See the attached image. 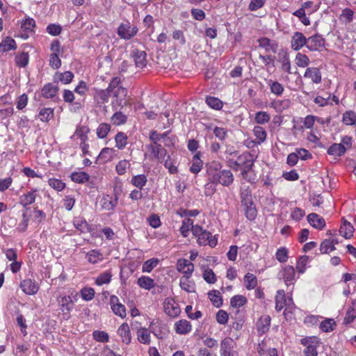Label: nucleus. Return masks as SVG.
<instances>
[{
	"label": "nucleus",
	"mask_w": 356,
	"mask_h": 356,
	"mask_svg": "<svg viewBox=\"0 0 356 356\" xmlns=\"http://www.w3.org/2000/svg\"><path fill=\"white\" fill-rule=\"evenodd\" d=\"M209 300L216 307H220L222 305V299L218 291L213 290L208 293Z\"/></svg>",
	"instance_id": "nucleus-46"
},
{
	"label": "nucleus",
	"mask_w": 356,
	"mask_h": 356,
	"mask_svg": "<svg viewBox=\"0 0 356 356\" xmlns=\"http://www.w3.org/2000/svg\"><path fill=\"white\" fill-rule=\"evenodd\" d=\"M259 46L265 49L266 51H277L278 45L277 43L273 40L268 38H262L258 40Z\"/></svg>",
	"instance_id": "nucleus-24"
},
{
	"label": "nucleus",
	"mask_w": 356,
	"mask_h": 356,
	"mask_svg": "<svg viewBox=\"0 0 356 356\" xmlns=\"http://www.w3.org/2000/svg\"><path fill=\"white\" fill-rule=\"evenodd\" d=\"M165 313L170 317H177L181 312L179 304L172 298H166L163 302Z\"/></svg>",
	"instance_id": "nucleus-11"
},
{
	"label": "nucleus",
	"mask_w": 356,
	"mask_h": 356,
	"mask_svg": "<svg viewBox=\"0 0 356 356\" xmlns=\"http://www.w3.org/2000/svg\"><path fill=\"white\" fill-rule=\"evenodd\" d=\"M307 220L313 227L318 229H322L325 226L324 218L315 213L309 214Z\"/></svg>",
	"instance_id": "nucleus-21"
},
{
	"label": "nucleus",
	"mask_w": 356,
	"mask_h": 356,
	"mask_svg": "<svg viewBox=\"0 0 356 356\" xmlns=\"http://www.w3.org/2000/svg\"><path fill=\"white\" fill-rule=\"evenodd\" d=\"M277 277L283 280L286 286L293 285L298 277L296 276V270L293 266L288 265L284 266L277 274Z\"/></svg>",
	"instance_id": "nucleus-7"
},
{
	"label": "nucleus",
	"mask_w": 356,
	"mask_h": 356,
	"mask_svg": "<svg viewBox=\"0 0 356 356\" xmlns=\"http://www.w3.org/2000/svg\"><path fill=\"white\" fill-rule=\"evenodd\" d=\"M81 296L86 301L92 300L95 297V290L91 287H84L80 291Z\"/></svg>",
	"instance_id": "nucleus-63"
},
{
	"label": "nucleus",
	"mask_w": 356,
	"mask_h": 356,
	"mask_svg": "<svg viewBox=\"0 0 356 356\" xmlns=\"http://www.w3.org/2000/svg\"><path fill=\"white\" fill-rule=\"evenodd\" d=\"M157 258H151L144 262L142 266L143 273H150L159 264Z\"/></svg>",
	"instance_id": "nucleus-56"
},
{
	"label": "nucleus",
	"mask_w": 356,
	"mask_h": 356,
	"mask_svg": "<svg viewBox=\"0 0 356 356\" xmlns=\"http://www.w3.org/2000/svg\"><path fill=\"white\" fill-rule=\"evenodd\" d=\"M57 301L62 314V318L68 320L70 317V312L74 309V302L72 298L70 296H60Z\"/></svg>",
	"instance_id": "nucleus-6"
},
{
	"label": "nucleus",
	"mask_w": 356,
	"mask_h": 356,
	"mask_svg": "<svg viewBox=\"0 0 356 356\" xmlns=\"http://www.w3.org/2000/svg\"><path fill=\"white\" fill-rule=\"evenodd\" d=\"M37 193V188H32L30 191L22 195L19 198V204L24 207L32 204L35 201Z\"/></svg>",
	"instance_id": "nucleus-18"
},
{
	"label": "nucleus",
	"mask_w": 356,
	"mask_h": 356,
	"mask_svg": "<svg viewBox=\"0 0 356 356\" xmlns=\"http://www.w3.org/2000/svg\"><path fill=\"white\" fill-rule=\"evenodd\" d=\"M237 162L241 173L250 171L254 164L253 156L248 152L243 153L237 157Z\"/></svg>",
	"instance_id": "nucleus-9"
},
{
	"label": "nucleus",
	"mask_w": 356,
	"mask_h": 356,
	"mask_svg": "<svg viewBox=\"0 0 356 356\" xmlns=\"http://www.w3.org/2000/svg\"><path fill=\"white\" fill-rule=\"evenodd\" d=\"M109 305L112 312L122 318H124L127 316V310L125 306L122 304L118 296L112 295L109 299Z\"/></svg>",
	"instance_id": "nucleus-10"
},
{
	"label": "nucleus",
	"mask_w": 356,
	"mask_h": 356,
	"mask_svg": "<svg viewBox=\"0 0 356 356\" xmlns=\"http://www.w3.org/2000/svg\"><path fill=\"white\" fill-rule=\"evenodd\" d=\"M131 166L129 161L124 159L120 161L116 166L115 170L119 175H123L126 173L127 170L129 169Z\"/></svg>",
	"instance_id": "nucleus-60"
},
{
	"label": "nucleus",
	"mask_w": 356,
	"mask_h": 356,
	"mask_svg": "<svg viewBox=\"0 0 356 356\" xmlns=\"http://www.w3.org/2000/svg\"><path fill=\"white\" fill-rule=\"evenodd\" d=\"M138 286L145 290H150L155 286V282L153 279L147 276H141L137 280Z\"/></svg>",
	"instance_id": "nucleus-34"
},
{
	"label": "nucleus",
	"mask_w": 356,
	"mask_h": 356,
	"mask_svg": "<svg viewBox=\"0 0 356 356\" xmlns=\"http://www.w3.org/2000/svg\"><path fill=\"white\" fill-rule=\"evenodd\" d=\"M270 325V317L265 315L262 316L257 323V330L259 334H264L269 330Z\"/></svg>",
	"instance_id": "nucleus-25"
},
{
	"label": "nucleus",
	"mask_w": 356,
	"mask_h": 356,
	"mask_svg": "<svg viewBox=\"0 0 356 356\" xmlns=\"http://www.w3.org/2000/svg\"><path fill=\"white\" fill-rule=\"evenodd\" d=\"M346 153V148L339 143L332 144L327 149V154L332 156H341Z\"/></svg>",
	"instance_id": "nucleus-42"
},
{
	"label": "nucleus",
	"mask_w": 356,
	"mask_h": 356,
	"mask_svg": "<svg viewBox=\"0 0 356 356\" xmlns=\"http://www.w3.org/2000/svg\"><path fill=\"white\" fill-rule=\"evenodd\" d=\"M137 337L140 343L149 344L151 341L150 332L145 327H140L137 330Z\"/></svg>",
	"instance_id": "nucleus-36"
},
{
	"label": "nucleus",
	"mask_w": 356,
	"mask_h": 356,
	"mask_svg": "<svg viewBox=\"0 0 356 356\" xmlns=\"http://www.w3.org/2000/svg\"><path fill=\"white\" fill-rule=\"evenodd\" d=\"M247 302L246 298L241 295L233 296L230 300V305L234 308H239L243 306Z\"/></svg>",
	"instance_id": "nucleus-64"
},
{
	"label": "nucleus",
	"mask_w": 356,
	"mask_h": 356,
	"mask_svg": "<svg viewBox=\"0 0 356 356\" xmlns=\"http://www.w3.org/2000/svg\"><path fill=\"white\" fill-rule=\"evenodd\" d=\"M191 276H182L179 280V286L181 289L188 293L195 291V284L191 279Z\"/></svg>",
	"instance_id": "nucleus-22"
},
{
	"label": "nucleus",
	"mask_w": 356,
	"mask_h": 356,
	"mask_svg": "<svg viewBox=\"0 0 356 356\" xmlns=\"http://www.w3.org/2000/svg\"><path fill=\"white\" fill-rule=\"evenodd\" d=\"M354 227L350 222L344 220L339 229L340 234L346 238H350L354 232Z\"/></svg>",
	"instance_id": "nucleus-31"
},
{
	"label": "nucleus",
	"mask_w": 356,
	"mask_h": 356,
	"mask_svg": "<svg viewBox=\"0 0 356 356\" xmlns=\"http://www.w3.org/2000/svg\"><path fill=\"white\" fill-rule=\"evenodd\" d=\"M108 89L111 91V95L113 97L111 105L113 109L118 110L127 105L126 97L127 95V90L120 85V79L118 77H115L112 79L108 86Z\"/></svg>",
	"instance_id": "nucleus-2"
},
{
	"label": "nucleus",
	"mask_w": 356,
	"mask_h": 356,
	"mask_svg": "<svg viewBox=\"0 0 356 356\" xmlns=\"http://www.w3.org/2000/svg\"><path fill=\"white\" fill-rule=\"evenodd\" d=\"M192 233L197 238V243L199 245L204 246L209 245L210 247L214 248L218 243V239L216 236H212L209 232L203 229L198 225L192 226Z\"/></svg>",
	"instance_id": "nucleus-3"
},
{
	"label": "nucleus",
	"mask_w": 356,
	"mask_h": 356,
	"mask_svg": "<svg viewBox=\"0 0 356 356\" xmlns=\"http://www.w3.org/2000/svg\"><path fill=\"white\" fill-rule=\"evenodd\" d=\"M296 64L300 67H306L309 64V57L302 53H298L295 58Z\"/></svg>",
	"instance_id": "nucleus-59"
},
{
	"label": "nucleus",
	"mask_w": 356,
	"mask_h": 356,
	"mask_svg": "<svg viewBox=\"0 0 356 356\" xmlns=\"http://www.w3.org/2000/svg\"><path fill=\"white\" fill-rule=\"evenodd\" d=\"M20 288L27 295H35L38 289V284L31 279H26L21 282Z\"/></svg>",
	"instance_id": "nucleus-16"
},
{
	"label": "nucleus",
	"mask_w": 356,
	"mask_h": 356,
	"mask_svg": "<svg viewBox=\"0 0 356 356\" xmlns=\"http://www.w3.org/2000/svg\"><path fill=\"white\" fill-rule=\"evenodd\" d=\"M300 343L305 347L304 356H318L317 348L321 344V339L315 336L305 337L300 339Z\"/></svg>",
	"instance_id": "nucleus-4"
},
{
	"label": "nucleus",
	"mask_w": 356,
	"mask_h": 356,
	"mask_svg": "<svg viewBox=\"0 0 356 356\" xmlns=\"http://www.w3.org/2000/svg\"><path fill=\"white\" fill-rule=\"evenodd\" d=\"M175 330L179 334L185 335L191 332L192 325L188 321L181 319L175 322Z\"/></svg>",
	"instance_id": "nucleus-19"
},
{
	"label": "nucleus",
	"mask_w": 356,
	"mask_h": 356,
	"mask_svg": "<svg viewBox=\"0 0 356 356\" xmlns=\"http://www.w3.org/2000/svg\"><path fill=\"white\" fill-rule=\"evenodd\" d=\"M147 179L146 175H138L131 178V183L138 188H143L147 184Z\"/></svg>",
	"instance_id": "nucleus-47"
},
{
	"label": "nucleus",
	"mask_w": 356,
	"mask_h": 356,
	"mask_svg": "<svg viewBox=\"0 0 356 356\" xmlns=\"http://www.w3.org/2000/svg\"><path fill=\"white\" fill-rule=\"evenodd\" d=\"M17 48L15 40L10 37H7L0 43V51L6 52Z\"/></svg>",
	"instance_id": "nucleus-37"
},
{
	"label": "nucleus",
	"mask_w": 356,
	"mask_h": 356,
	"mask_svg": "<svg viewBox=\"0 0 356 356\" xmlns=\"http://www.w3.org/2000/svg\"><path fill=\"white\" fill-rule=\"evenodd\" d=\"M74 78V74L70 71H65L63 73H56L55 74V79L60 81L63 84L70 83Z\"/></svg>",
	"instance_id": "nucleus-41"
},
{
	"label": "nucleus",
	"mask_w": 356,
	"mask_h": 356,
	"mask_svg": "<svg viewBox=\"0 0 356 356\" xmlns=\"http://www.w3.org/2000/svg\"><path fill=\"white\" fill-rule=\"evenodd\" d=\"M324 46V39L319 35H315L307 38L306 47L310 51L318 50Z\"/></svg>",
	"instance_id": "nucleus-15"
},
{
	"label": "nucleus",
	"mask_w": 356,
	"mask_h": 356,
	"mask_svg": "<svg viewBox=\"0 0 356 356\" xmlns=\"http://www.w3.org/2000/svg\"><path fill=\"white\" fill-rule=\"evenodd\" d=\"M54 111L51 108H43L40 109L38 118L42 122H48L54 116Z\"/></svg>",
	"instance_id": "nucleus-55"
},
{
	"label": "nucleus",
	"mask_w": 356,
	"mask_h": 356,
	"mask_svg": "<svg viewBox=\"0 0 356 356\" xmlns=\"http://www.w3.org/2000/svg\"><path fill=\"white\" fill-rule=\"evenodd\" d=\"M118 198L108 195H104L101 200L102 208L106 211L113 210L117 205Z\"/></svg>",
	"instance_id": "nucleus-26"
},
{
	"label": "nucleus",
	"mask_w": 356,
	"mask_h": 356,
	"mask_svg": "<svg viewBox=\"0 0 356 356\" xmlns=\"http://www.w3.org/2000/svg\"><path fill=\"white\" fill-rule=\"evenodd\" d=\"M118 334L123 343L129 344L131 341V331L127 323H123L118 329Z\"/></svg>",
	"instance_id": "nucleus-20"
},
{
	"label": "nucleus",
	"mask_w": 356,
	"mask_h": 356,
	"mask_svg": "<svg viewBox=\"0 0 356 356\" xmlns=\"http://www.w3.org/2000/svg\"><path fill=\"white\" fill-rule=\"evenodd\" d=\"M89 175L85 172H74L71 175L73 181L79 184H83L89 180Z\"/></svg>",
	"instance_id": "nucleus-50"
},
{
	"label": "nucleus",
	"mask_w": 356,
	"mask_h": 356,
	"mask_svg": "<svg viewBox=\"0 0 356 356\" xmlns=\"http://www.w3.org/2000/svg\"><path fill=\"white\" fill-rule=\"evenodd\" d=\"M354 19V12L350 8H345L340 15L339 19L344 24H348L353 22Z\"/></svg>",
	"instance_id": "nucleus-53"
},
{
	"label": "nucleus",
	"mask_w": 356,
	"mask_h": 356,
	"mask_svg": "<svg viewBox=\"0 0 356 356\" xmlns=\"http://www.w3.org/2000/svg\"><path fill=\"white\" fill-rule=\"evenodd\" d=\"M90 131V129L87 126H79L76 127L74 135L71 138L74 139L77 138L80 140V142L88 141V134Z\"/></svg>",
	"instance_id": "nucleus-28"
},
{
	"label": "nucleus",
	"mask_w": 356,
	"mask_h": 356,
	"mask_svg": "<svg viewBox=\"0 0 356 356\" xmlns=\"http://www.w3.org/2000/svg\"><path fill=\"white\" fill-rule=\"evenodd\" d=\"M115 155L116 150L114 148L104 147L101 150L99 159L102 160L103 162H106L113 160Z\"/></svg>",
	"instance_id": "nucleus-32"
},
{
	"label": "nucleus",
	"mask_w": 356,
	"mask_h": 356,
	"mask_svg": "<svg viewBox=\"0 0 356 356\" xmlns=\"http://www.w3.org/2000/svg\"><path fill=\"white\" fill-rule=\"evenodd\" d=\"M205 102L210 108L215 110H220L223 106L222 102L215 97H207Z\"/></svg>",
	"instance_id": "nucleus-54"
},
{
	"label": "nucleus",
	"mask_w": 356,
	"mask_h": 356,
	"mask_svg": "<svg viewBox=\"0 0 356 356\" xmlns=\"http://www.w3.org/2000/svg\"><path fill=\"white\" fill-rule=\"evenodd\" d=\"M336 326V323L332 318H327L321 323L320 328L323 332H329L332 331Z\"/></svg>",
	"instance_id": "nucleus-58"
},
{
	"label": "nucleus",
	"mask_w": 356,
	"mask_h": 356,
	"mask_svg": "<svg viewBox=\"0 0 356 356\" xmlns=\"http://www.w3.org/2000/svg\"><path fill=\"white\" fill-rule=\"evenodd\" d=\"M112 274L110 271H106L99 275L95 280V284L98 286H102L105 284L110 283L111 280Z\"/></svg>",
	"instance_id": "nucleus-61"
},
{
	"label": "nucleus",
	"mask_w": 356,
	"mask_h": 356,
	"mask_svg": "<svg viewBox=\"0 0 356 356\" xmlns=\"http://www.w3.org/2000/svg\"><path fill=\"white\" fill-rule=\"evenodd\" d=\"M132 56L137 67L143 68L147 65L146 53L144 51L134 49Z\"/></svg>",
	"instance_id": "nucleus-23"
},
{
	"label": "nucleus",
	"mask_w": 356,
	"mask_h": 356,
	"mask_svg": "<svg viewBox=\"0 0 356 356\" xmlns=\"http://www.w3.org/2000/svg\"><path fill=\"white\" fill-rule=\"evenodd\" d=\"M236 348L235 341L230 337L223 339L220 345V356H238V353L234 350Z\"/></svg>",
	"instance_id": "nucleus-8"
},
{
	"label": "nucleus",
	"mask_w": 356,
	"mask_h": 356,
	"mask_svg": "<svg viewBox=\"0 0 356 356\" xmlns=\"http://www.w3.org/2000/svg\"><path fill=\"white\" fill-rule=\"evenodd\" d=\"M192 226H194L193 220L186 218L182 221L180 232L184 237L188 236L190 229L192 230Z\"/></svg>",
	"instance_id": "nucleus-57"
},
{
	"label": "nucleus",
	"mask_w": 356,
	"mask_h": 356,
	"mask_svg": "<svg viewBox=\"0 0 356 356\" xmlns=\"http://www.w3.org/2000/svg\"><path fill=\"white\" fill-rule=\"evenodd\" d=\"M203 162L200 158V154L197 153L192 159L191 165L190 167V171L192 173L197 174L202 168Z\"/></svg>",
	"instance_id": "nucleus-38"
},
{
	"label": "nucleus",
	"mask_w": 356,
	"mask_h": 356,
	"mask_svg": "<svg viewBox=\"0 0 356 356\" xmlns=\"http://www.w3.org/2000/svg\"><path fill=\"white\" fill-rule=\"evenodd\" d=\"M240 197L241 204H248V203L252 202V191L249 186L241 188Z\"/></svg>",
	"instance_id": "nucleus-44"
},
{
	"label": "nucleus",
	"mask_w": 356,
	"mask_h": 356,
	"mask_svg": "<svg viewBox=\"0 0 356 356\" xmlns=\"http://www.w3.org/2000/svg\"><path fill=\"white\" fill-rule=\"evenodd\" d=\"M270 120V115L266 111H260L255 113L254 121L258 124H265Z\"/></svg>",
	"instance_id": "nucleus-49"
},
{
	"label": "nucleus",
	"mask_w": 356,
	"mask_h": 356,
	"mask_svg": "<svg viewBox=\"0 0 356 356\" xmlns=\"http://www.w3.org/2000/svg\"><path fill=\"white\" fill-rule=\"evenodd\" d=\"M285 291L282 289L278 290L275 296V309L280 312L286 306V300Z\"/></svg>",
	"instance_id": "nucleus-30"
},
{
	"label": "nucleus",
	"mask_w": 356,
	"mask_h": 356,
	"mask_svg": "<svg viewBox=\"0 0 356 356\" xmlns=\"http://www.w3.org/2000/svg\"><path fill=\"white\" fill-rule=\"evenodd\" d=\"M147 149L149 151L154 158L159 161H164L166 156V150L159 144H150L147 145Z\"/></svg>",
	"instance_id": "nucleus-14"
},
{
	"label": "nucleus",
	"mask_w": 356,
	"mask_h": 356,
	"mask_svg": "<svg viewBox=\"0 0 356 356\" xmlns=\"http://www.w3.org/2000/svg\"><path fill=\"white\" fill-rule=\"evenodd\" d=\"M304 77L310 79L312 83L318 84L321 82L322 76L318 67H307L304 74Z\"/></svg>",
	"instance_id": "nucleus-17"
},
{
	"label": "nucleus",
	"mask_w": 356,
	"mask_h": 356,
	"mask_svg": "<svg viewBox=\"0 0 356 356\" xmlns=\"http://www.w3.org/2000/svg\"><path fill=\"white\" fill-rule=\"evenodd\" d=\"M342 120L346 125L356 127V112L353 111H346L343 114Z\"/></svg>",
	"instance_id": "nucleus-39"
},
{
	"label": "nucleus",
	"mask_w": 356,
	"mask_h": 356,
	"mask_svg": "<svg viewBox=\"0 0 356 356\" xmlns=\"http://www.w3.org/2000/svg\"><path fill=\"white\" fill-rule=\"evenodd\" d=\"M244 283L248 290H252L257 285V279L253 274L248 273L244 276Z\"/></svg>",
	"instance_id": "nucleus-48"
},
{
	"label": "nucleus",
	"mask_w": 356,
	"mask_h": 356,
	"mask_svg": "<svg viewBox=\"0 0 356 356\" xmlns=\"http://www.w3.org/2000/svg\"><path fill=\"white\" fill-rule=\"evenodd\" d=\"M268 85L270 87V92L277 96L281 95L284 92L283 86L277 81L268 80Z\"/></svg>",
	"instance_id": "nucleus-52"
},
{
	"label": "nucleus",
	"mask_w": 356,
	"mask_h": 356,
	"mask_svg": "<svg viewBox=\"0 0 356 356\" xmlns=\"http://www.w3.org/2000/svg\"><path fill=\"white\" fill-rule=\"evenodd\" d=\"M242 206L244 208L246 218L250 220H254L257 217V210L253 201L248 204H242Z\"/></svg>",
	"instance_id": "nucleus-33"
},
{
	"label": "nucleus",
	"mask_w": 356,
	"mask_h": 356,
	"mask_svg": "<svg viewBox=\"0 0 356 356\" xmlns=\"http://www.w3.org/2000/svg\"><path fill=\"white\" fill-rule=\"evenodd\" d=\"M252 131L257 145H261L266 140L267 133L262 127L255 126Z\"/></svg>",
	"instance_id": "nucleus-35"
},
{
	"label": "nucleus",
	"mask_w": 356,
	"mask_h": 356,
	"mask_svg": "<svg viewBox=\"0 0 356 356\" xmlns=\"http://www.w3.org/2000/svg\"><path fill=\"white\" fill-rule=\"evenodd\" d=\"M127 136L124 132H118L115 136V147L119 149H124L127 144Z\"/></svg>",
	"instance_id": "nucleus-43"
},
{
	"label": "nucleus",
	"mask_w": 356,
	"mask_h": 356,
	"mask_svg": "<svg viewBox=\"0 0 356 356\" xmlns=\"http://www.w3.org/2000/svg\"><path fill=\"white\" fill-rule=\"evenodd\" d=\"M58 88L51 83L45 84L41 89V95L47 99L52 98L56 95Z\"/></svg>",
	"instance_id": "nucleus-29"
},
{
	"label": "nucleus",
	"mask_w": 356,
	"mask_h": 356,
	"mask_svg": "<svg viewBox=\"0 0 356 356\" xmlns=\"http://www.w3.org/2000/svg\"><path fill=\"white\" fill-rule=\"evenodd\" d=\"M307 38L301 32L296 31L293 33L291 40V48L297 51L306 46Z\"/></svg>",
	"instance_id": "nucleus-12"
},
{
	"label": "nucleus",
	"mask_w": 356,
	"mask_h": 356,
	"mask_svg": "<svg viewBox=\"0 0 356 356\" xmlns=\"http://www.w3.org/2000/svg\"><path fill=\"white\" fill-rule=\"evenodd\" d=\"M111 95V91L108 88L106 90H97L94 95V99L99 105L107 102Z\"/></svg>",
	"instance_id": "nucleus-27"
},
{
	"label": "nucleus",
	"mask_w": 356,
	"mask_h": 356,
	"mask_svg": "<svg viewBox=\"0 0 356 356\" xmlns=\"http://www.w3.org/2000/svg\"><path fill=\"white\" fill-rule=\"evenodd\" d=\"M111 130V125L107 123H101L97 128V136L99 138H104Z\"/></svg>",
	"instance_id": "nucleus-62"
},
{
	"label": "nucleus",
	"mask_w": 356,
	"mask_h": 356,
	"mask_svg": "<svg viewBox=\"0 0 356 356\" xmlns=\"http://www.w3.org/2000/svg\"><path fill=\"white\" fill-rule=\"evenodd\" d=\"M86 259L90 264H97L103 259L102 254L97 250H92L86 254Z\"/></svg>",
	"instance_id": "nucleus-45"
},
{
	"label": "nucleus",
	"mask_w": 356,
	"mask_h": 356,
	"mask_svg": "<svg viewBox=\"0 0 356 356\" xmlns=\"http://www.w3.org/2000/svg\"><path fill=\"white\" fill-rule=\"evenodd\" d=\"M127 120V116L121 111H116L111 118L112 124L115 126L124 124Z\"/></svg>",
	"instance_id": "nucleus-40"
},
{
	"label": "nucleus",
	"mask_w": 356,
	"mask_h": 356,
	"mask_svg": "<svg viewBox=\"0 0 356 356\" xmlns=\"http://www.w3.org/2000/svg\"><path fill=\"white\" fill-rule=\"evenodd\" d=\"M309 261V258L307 255H303L299 257L296 266L298 273L302 274L305 272Z\"/></svg>",
	"instance_id": "nucleus-51"
},
{
	"label": "nucleus",
	"mask_w": 356,
	"mask_h": 356,
	"mask_svg": "<svg viewBox=\"0 0 356 356\" xmlns=\"http://www.w3.org/2000/svg\"><path fill=\"white\" fill-rule=\"evenodd\" d=\"M177 270L184 274L183 276H191L194 271V265L186 259H179L177 263Z\"/></svg>",
	"instance_id": "nucleus-13"
},
{
	"label": "nucleus",
	"mask_w": 356,
	"mask_h": 356,
	"mask_svg": "<svg viewBox=\"0 0 356 356\" xmlns=\"http://www.w3.org/2000/svg\"><path fill=\"white\" fill-rule=\"evenodd\" d=\"M222 164L216 161L206 165L208 180L229 187L234 180V175L229 170L222 169Z\"/></svg>",
	"instance_id": "nucleus-1"
},
{
	"label": "nucleus",
	"mask_w": 356,
	"mask_h": 356,
	"mask_svg": "<svg viewBox=\"0 0 356 356\" xmlns=\"http://www.w3.org/2000/svg\"><path fill=\"white\" fill-rule=\"evenodd\" d=\"M138 27L129 21L122 22L118 29L117 34L120 39L129 40L134 38L138 33Z\"/></svg>",
	"instance_id": "nucleus-5"
}]
</instances>
